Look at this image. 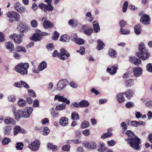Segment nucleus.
Instances as JSON below:
<instances>
[{"mask_svg": "<svg viewBox=\"0 0 152 152\" xmlns=\"http://www.w3.org/2000/svg\"><path fill=\"white\" fill-rule=\"evenodd\" d=\"M47 63L45 61L42 62L39 65L38 69L39 71H42L46 68L47 67Z\"/></svg>", "mask_w": 152, "mask_h": 152, "instance_id": "nucleus-31", "label": "nucleus"}, {"mask_svg": "<svg viewBox=\"0 0 152 152\" xmlns=\"http://www.w3.org/2000/svg\"><path fill=\"white\" fill-rule=\"evenodd\" d=\"M17 24L21 32L23 33H26L28 31L27 26L24 24L22 21L18 22Z\"/></svg>", "mask_w": 152, "mask_h": 152, "instance_id": "nucleus-9", "label": "nucleus"}, {"mask_svg": "<svg viewBox=\"0 0 152 152\" xmlns=\"http://www.w3.org/2000/svg\"><path fill=\"white\" fill-rule=\"evenodd\" d=\"M33 111L32 107H26L23 111H22V116L25 118L29 117Z\"/></svg>", "mask_w": 152, "mask_h": 152, "instance_id": "nucleus-11", "label": "nucleus"}, {"mask_svg": "<svg viewBox=\"0 0 152 152\" xmlns=\"http://www.w3.org/2000/svg\"><path fill=\"white\" fill-rule=\"evenodd\" d=\"M16 49L18 52L22 51L24 53L26 52V50L23 46H18L17 47Z\"/></svg>", "mask_w": 152, "mask_h": 152, "instance_id": "nucleus-47", "label": "nucleus"}, {"mask_svg": "<svg viewBox=\"0 0 152 152\" xmlns=\"http://www.w3.org/2000/svg\"><path fill=\"white\" fill-rule=\"evenodd\" d=\"M89 123L88 121H83L81 125V127L82 128H85L88 126Z\"/></svg>", "mask_w": 152, "mask_h": 152, "instance_id": "nucleus-48", "label": "nucleus"}, {"mask_svg": "<svg viewBox=\"0 0 152 152\" xmlns=\"http://www.w3.org/2000/svg\"><path fill=\"white\" fill-rule=\"evenodd\" d=\"M53 10V7L50 4L46 5L44 9V11L46 12L47 11L49 12L52 11Z\"/></svg>", "mask_w": 152, "mask_h": 152, "instance_id": "nucleus-36", "label": "nucleus"}, {"mask_svg": "<svg viewBox=\"0 0 152 152\" xmlns=\"http://www.w3.org/2000/svg\"><path fill=\"white\" fill-rule=\"evenodd\" d=\"M47 48L48 51H52L54 49V45L52 43L48 44L47 45Z\"/></svg>", "mask_w": 152, "mask_h": 152, "instance_id": "nucleus-49", "label": "nucleus"}, {"mask_svg": "<svg viewBox=\"0 0 152 152\" xmlns=\"http://www.w3.org/2000/svg\"><path fill=\"white\" fill-rule=\"evenodd\" d=\"M134 32L136 34H139L141 33V28L140 24H137L134 27Z\"/></svg>", "mask_w": 152, "mask_h": 152, "instance_id": "nucleus-32", "label": "nucleus"}, {"mask_svg": "<svg viewBox=\"0 0 152 152\" xmlns=\"http://www.w3.org/2000/svg\"><path fill=\"white\" fill-rule=\"evenodd\" d=\"M83 134L86 136H88L90 135V132L88 129L84 130L82 132Z\"/></svg>", "mask_w": 152, "mask_h": 152, "instance_id": "nucleus-64", "label": "nucleus"}, {"mask_svg": "<svg viewBox=\"0 0 152 152\" xmlns=\"http://www.w3.org/2000/svg\"><path fill=\"white\" fill-rule=\"evenodd\" d=\"M41 131L43 135H47L49 133L50 130L48 127H46L42 128Z\"/></svg>", "mask_w": 152, "mask_h": 152, "instance_id": "nucleus-35", "label": "nucleus"}, {"mask_svg": "<svg viewBox=\"0 0 152 152\" xmlns=\"http://www.w3.org/2000/svg\"><path fill=\"white\" fill-rule=\"evenodd\" d=\"M94 31L95 33H97L100 31L99 26L98 22L95 21L93 22Z\"/></svg>", "mask_w": 152, "mask_h": 152, "instance_id": "nucleus-30", "label": "nucleus"}, {"mask_svg": "<svg viewBox=\"0 0 152 152\" xmlns=\"http://www.w3.org/2000/svg\"><path fill=\"white\" fill-rule=\"evenodd\" d=\"M116 52L115 50L113 49H110L109 50V56L112 58H115Z\"/></svg>", "mask_w": 152, "mask_h": 152, "instance_id": "nucleus-44", "label": "nucleus"}, {"mask_svg": "<svg viewBox=\"0 0 152 152\" xmlns=\"http://www.w3.org/2000/svg\"><path fill=\"white\" fill-rule=\"evenodd\" d=\"M26 104V101L22 99H20L18 102V105L20 107L25 106Z\"/></svg>", "mask_w": 152, "mask_h": 152, "instance_id": "nucleus-37", "label": "nucleus"}, {"mask_svg": "<svg viewBox=\"0 0 152 152\" xmlns=\"http://www.w3.org/2000/svg\"><path fill=\"white\" fill-rule=\"evenodd\" d=\"M128 6V2L127 1H125L123 5V12H125L127 10Z\"/></svg>", "mask_w": 152, "mask_h": 152, "instance_id": "nucleus-50", "label": "nucleus"}, {"mask_svg": "<svg viewBox=\"0 0 152 152\" xmlns=\"http://www.w3.org/2000/svg\"><path fill=\"white\" fill-rule=\"evenodd\" d=\"M124 94V93H120L117 94L116 98L119 103H123L125 100V98L123 95Z\"/></svg>", "mask_w": 152, "mask_h": 152, "instance_id": "nucleus-19", "label": "nucleus"}, {"mask_svg": "<svg viewBox=\"0 0 152 152\" xmlns=\"http://www.w3.org/2000/svg\"><path fill=\"white\" fill-rule=\"evenodd\" d=\"M80 107H86L88 106L89 103L87 100H82L80 102Z\"/></svg>", "mask_w": 152, "mask_h": 152, "instance_id": "nucleus-34", "label": "nucleus"}, {"mask_svg": "<svg viewBox=\"0 0 152 152\" xmlns=\"http://www.w3.org/2000/svg\"><path fill=\"white\" fill-rule=\"evenodd\" d=\"M77 35L76 34H72L71 38L72 41L74 42H75L77 40Z\"/></svg>", "mask_w": 152, "mask_h": 152, "instance_id": "nucleus-60", "label": "nucleus"}, {"mask_svg": "<svg viewBox=\"0 0 152 152\" xmlns=\"http://www.w3.org/2000/svg\"><path fill=\"white\" fill-rule=\"evenodd\" d=\"M146 69L149 72L152 73V65L151 64L149 63L147 65Z\"/></svg>", "mask_w": 152, "mask_h": 152, "instance_id": "nucleus-55", "label": "nucleus"}, {"mask_svg": "<svg viewBox=\"0 0 152 152\" xmlns=\"http://www.w3.org/2000/svg\"><path fill=\"white\" fill-rule=\"evenodd\" d=\"M26 10V8L22 6L21 5L20 6V7L18 10V12L20 13H23L25 12Z\"/></svg>", "mask_w": 152, "mask_h": 152, "instance_id": "nucleus-62", "label": "nucleus"}, {"mask_svg": "<svg viewBox=\"0 0 152 152\" xmlns=\"http://www.w3.org/2000/svg\"><path fill=\"white\" fill-rule=\"evenodd\" d=\"M29 67L28 63H20L16 66L15 69L16 71L21 75H26Z\"/></svg>", "mask_w": 152, "mask_h": 152, "instance_id": "nucleus-3", "label": "nucleus"}, {"mask_svg": "<svg viewBox=\"0 0 152 152\" xmlns=\"http://www.w3.org/2000/svg\"><path fill=\"white\" fill-rule=\"evenodd\" d=\"M78 22V20L76 19H71L68 21V23L72 27L75 28L77 26Z\"/></svg>", "mask_w": 152, "mask_h": 152, "instance_id": "nucleus-28", "label": "nucleus"}, {"mask_svg": "<svg viewBox=\"0 0 152 152\" xmlns=\"http://www.w3.org/2000/svg\"><path fill=\"white\" fill-rule=\"evenodd\" d=\"M68 83L66 79L60 80L57 84L56 89L59 91H61L66 87Z\"/></svg>", "mask_w": 152, "mask_h": 152, "instance_id": "nucleus-6", "label": "nucleus"}, {"mask_svg": "<svg viewBox=\"0 0 152 152\" xmlns=\"http://www.w3.org/2000/svg\"><path fill=\"white\" fill-rule=\"evenodd\" d=\"M58 100L59 102H66L67 104H69L70 102L69 100H67L66 98H65L63 96H60L59 94L56 95L54 97V100Z\"/></svg>", "mask_w": 152, "mask_h": 152, "instance_id": "nucleus-13", "label": "nucleus"}, {"mask_svg": "<svg viewBox=\"0 0 152 152\" xmlns=\"http://www.w3.org/2000/svg\"><path fill=\"white\" fill-rule=\"evenodd\" d=\"M126 123L129 126L137 127V121H131L129 120H127L126 121Z\"/></svg>", "mask_w": 152, "mask_h": 152, "instance_id": "nucleus-33", "label": "nucleus"}, {"mask_svg": "<svg viewBox=\"0 0 152 152\" xmlns=\"http://www.w3.org/2000/svg\"><path fill=\"white\" fill-rule=\"evenodd\" d=\"M98 46L97 47V49L98 50H102L104 46V43L100 40L97 41Z\"/></svg>", "mask_w": 152, "mask_h": 152, "instance_id": "nucleus-38", "label": "nucleus"}, {"mask_svg": "<svg viewBox=\"0 0 152 152\" xmlns=\"http://www.w3.org/2000/svg\"><path fill=\"white\" fill-rule=\"evenodd\" d=\"M40 146V141L37 140H36L33 142L31 144L28 145V147L31 150L35 151L39 150Z\"/></svg>", "mask_w": 152, "mask_h": 152, "instance_id": "nucleus-5", "label": "nucleus"}, {"mask_svg": "<svg viewBox=\"0 0 152 152\" xmlns=\"http://www.w3.org/2000/svg\"><path fill=\"white\" fill-rule=\"evenodd\" d=\"M70 148V146L69 145H67L63 146L62 148V149L64 151H68L69 150Z\"/></svg>", "mask_w": 152, "mask_h": 152, "instance_id": "nucleus-58", "label": "nucleus"}, {"mask_svg": "<svg viewBox=\"0 0 152 152\" xmlns=\"http://www.w3.org/2000/svg\"><path fill=\"white\" fill-rule=\"evenodd\" d=\"M24 145L22 142H18L16 144V148L17 150H22L23 149Z\"/></svg>", "mask_w": 152, "mask_h": 152, "instance_id": "nucleus-46", "label": "nucleus"}, {"mask_svg": "<svg viewBox=\"0 0 152 152\" xmlns=\"http://www.w3.org/2000/svg\"><path fill=\"white\" fill-rule=\"evenodd\" d=\"M139 52L137 55V56L143 60L148 58L150 55L146 49L145 45L143 43H140L139 46Z\"/></svg>", "mask_w": 152, "mask_h": 152, "instance_id": "nucleus-2", "label": "nucleus"}, {"mask_svg": "<svg viewBox=\"0 0 152 152\" xmlns=\"http://www.w3.org/2000/svg\"><path fill=\"white\" fill-rule=\"evenodd\" d=\"M21 6V4L20 3L18 2L16 3H15L14 4V7L15 9L17 11H18V10L19 9V8L20 7V6Z\"/></svg>", "mask_w": 152, "mask_h": 152, "instance_id": "nucleus-63", "label": "nucleus"}, {"mask_svg": "<svg viewBox=\"0 0 152 152\" xmlns=\"http://www.w3.org/2000/svg\"><path fill=\"white\" fill-rule=\"evenodd\" d=\"M7 15L10 18H14L16 21H19L20 18V15L17 12L14 11L8 12L7 14Z\"/></svg>", "mask_w": 152, "mask_h": 152, "instance_id": "nucleus-8", "label": "nucleus"}, {"mask_svg": "<svg viewBox=\"0 0 152 152\" xmlns=\"http://www.w3.org/2000/svg\"><path fill=\"white\" fill-rule=\"evenodd\" d=\"M43 25L45 28L46 29L51 28L53 26V24L49 20H46L44 22Z\"/></svg>", "mask_w": 152, "mask_h": 152, "instance_id": "nucleus-23", "label": "nucleus"}, {"mask_svg": "<svg viewBox=\"0 0 152 152\" xmlns=\"http://www.w3.org/2000/svg\"><path fill=\"white\" fill-rule=\"evenodd\" d=\"M50 34L45 32H42L40 30H37L36 33L34 34L32 36L31 39L34 41H40L42 38L43 36L50 35Z\"/></svg>", "mask_w": 152, "mask_h": 152, "instance_id": "nucleus-4", "label": "nucleus"}, {"mask_svg": "<svg viewBox=\"0 0 152 152\" xmlns=\"http://www.w3.org/2000/svg\"><path fill=\"white\" fill-rule=\"evenodd\" d=\"M75 42L79 45H83L84 43V40L80 38H77V40L75 41Z\"/></svg>", "mask_w": 152, "mask_h": 152, "instance_id": "nucleus-54", "label": "nucleus"}, {"mask_svg": "<svg viewBox=\"0 0 152 152\" xmlns=\"http://www.w3.org/2000/svg\"><path fill=\"white\" fill-rule=\"evenodd\" d=\"M14 115L15 119L17 120H19L21 116H22V111L20 110H18L14 113Z\"/></svg>", "mask_w": 152, "mask_h": 152, "instance_id": "nucleus-24", "label": "nucleus"}, {"mask_svg": "<svg viewBox=\"0 0 152 152\" xmlns=\"http://www.w3.org/2000/svg\"><path fill=\"white\" fill-rule=\"evenodd\" d=\"M5 47L6 48L9 49L10 51H12L14 50V45L11 42H6Z\"/></svg>", "mask_w": 152, "mask_h": 152, "instance_id": "nucleus-29", "label": "nucleus"}, {"mask_svg": "<svg viewBox=\"0 0 152 152\" xmlns=\"http://www.w3.org/2000/svg\"><path fill=\"white\" fill-rule=\"evenodd\" d=\"M59 37V34L56 31H55L53 33V37L52 39L54 40H56Z\"/></svg>", "mask_w": 152, "mask_h": 152, "instance_id": "nucleus-52", "label": "nucleus"}, {"mask_svg": "<svg viewBox=\"0 0 152 152\" xmlns=\"http://www.w3.org/2000/svg\"><path fill=\"white\" fill-rule=\"evenodd\" d=\"M61 54H60V55L59 56V58L62 60L67 59L70 56L69 53H68L67 51L64 48L61 49Z\"/></svg>", "mask_w": 152, "mask_h": 152, "instance_id": "nucleus-10", "label": "nucleus"}, {"mask_svg": "<svg viewBox=\"0 0 152 152\" xmlns=\"http://www.w3.org/2000/svg\"><path fill=\"white\" fill-rule=\"evenodd\" d=\"M112 135V134L111 132H108L105 133L102 135L101 137L102 139H104L106 138L111 136Z\"/></svg>", "mask_w": 152, "mask_h": 152, "instance_id": "nucleus-45", "label": "nucleus"}, {"mask_svg": "<svg viewBox=\"0 0 152 152\" xmlns=\"http://www.w3.org/2000/svg\"><path fill=\"white\" fill-rule=\"evenodd\" d=\"M71 118L72 120H77L79 119V116L76 112H72L71 115Z\"/></svg>", "mask_w": 152, "mask_h": 152, "instance_id": "nucleus-42", "label": "nucleus"}, {"mask_svg": "<svg viewBox=\"0 0 152 152\" xmlns=\"http://www.w3.org/2000/svg\"><path fill=\"white\" fill-rule=\"evenodd\" d=\"M129 60L132 62L136 65H138L141 63L140 60L135 56L130 57Z\"/></svg>", "mask_w": 152, "mask_h": 152, "instance_id": "nucleus-20", "label": "nucleus"}, {"mask_svg": "<svg viewBox=\"0 0 152 152\" xmlns=\"http://www.w3.org/2000/svg\"><path fill=\"white\" fill-rule=\"evenodd\" d=\"M140 21L145 25H148L150 22L149 16L146 14L143 15L140 19Z\"/></svg>", "mask_w": 152, "mask_h": 152, "instance_id": "nucleus-16", "label": "nucleus"}, {"mask_svg": "<svg viewBox=\"0 0 152 152\" xmlns=\"http://www.w3.org/2000/svg\"><path fill=\"white\" fill-rule=\"evenodd\" d=\"M117 67L116 66L114 65L111 67V68H107V71L112 75L115 74L116 72Z\"/></svg>", "mask_w": 152, "mask_h": 152, "instance_id": "nucleus-21", "label": "nucleus"}, {"mask_svg": "<svg viewBox=\"0 0 152 152\" xmlns=\"http://www.w3.org/2000/svg\"><path fill=\"white\" fill-rule=\"evenodd\" d=\"M8 99L9 101L12 102H15V97L13 95L9 96L8 97Z\"/></svg>", "mask_w": 152, "mask_h": 152, "instance_id": "nucleus-59", "label": "nucleus"}, {"mask_svg": "<svg viewBox=\"0 0 152 152\" xmlns=\"http://www.w3.org/2000/svg\"><path fill=\"white\" fill-rule=\"evenodd\" d=\"M107 147L105 146V145L103 142H100L97 151L99 152H104L107 150Z\"/></svg>", "mask_w": 152, "mask_h": 152, "instance_id": "nucleus-27", "label": "nucleus"}, {"mask_svg": "<svg viewBox=\"0 0 152 152\" xmlns=\"http://www.w3.org/2000/svg\"><path fill=\"white\" fill-rule=\"evenodd\" d=\"M4 122L7 124H12L15 125L16 123V121L13 119L8 117L4 119Z\"/></svg>", "mask_w": 152, "mask_h": 152, "instance_id": "nucleus-22", "label": "nucleus"}, {"mask_svg": "<svg viewBox=\"0 0 152 152\" xmlns=\"http://www.w3.org/2000/svg\"><path fill=\"white\" fill-rule=\"evenodd\" d=\"M12 127L9 126H6L3 128V132L4 135L5 136H9L12 130Z\"/></svg>", "mask_w": 152, "mask_h": 152, "instance_id": "nucleus-15", "label": "nucleus"}, {"mask_svg": "<svg viewBox=\"0 0 152 152\" xmlns=\"http://www.w3.org/2000/svg\"><path fill=\"white\" fill-rule=\"evenodd\" d=\"M120 33L123 34H128L130 33L129 30L124 29L122 28H121L120 30Z\"/></svg>", "mask_w": 152, "mask_h": 152, "instance_id": "nucleus-53", "label": "nucleus"}, {"mask_svg": "<svg viewBox=\"0 0 152 152\" xmlns=\"http://www.w3.org/2000/svg\"><path fill=\"white\" fill-rule=\"evenodd\" d=\"M11 141V139L7 137H5L2 141V144L5 145L8 144Z\"/></svg>", "mask_w": 152, "mask_h": 152, "instance_id": "nucleus-43", "label": "nucleus"}, {"mask_svg": "<svg viewBox=\"0 0 152 152\" xmlns=\"http://www.w3.org/2000/svg\"><path fill=\"white\" fill-rule=\"evenodd\" d=\"M66 106V104L64 103H62L61 104L57 105L56 108V110H62L65 109Z\"/></svg>", "mask_w": 152, "mask_h": 152, "instance_id": "nucleus-40", "label": "nucleus"}, {"mask_svg": "<svg viewBox=\"0 0 152 152\" xmlns=\"http://www.w3.org/2000/svg\"><path fill=\"white\" fill-rule=\"evenodd\" d=\"M92 29L91 28H87L84 31V32L87 35H90L92 32Z\"/></svg>", "mask_w": 152, "mask_h": 152, "instance_id": "nucleus-51", "label": "nucleus"}, {"mask_svg": "<svg viewBox=\"0 0 152 152\" xmlns=\"http://www.w3.org/2000/svg\"><path fill=\"white\" fill-rule=\"evenodd\" d=\"M83 145L87 149H95L97 147V144L93 141H84L83 144Z\"/></svg>", "mask_w": 152, "mask_h": 152, "instance_id": "nucleus-7", "label": "nucleus"}, {"mask_svg": "<svg viewBox=\"0 0 152 152\" xmlns=\"http://www.w3.org/2000/svg\"><path fill=\"white\" fill-rule=\"evenodd\" d=\"M47 147L49 149H52L54 151L57 150V147L55 145H54L51 143H48V144Z\"/></svg>", "mask_w": 152, "mask_h": 152, "instance_id": "nucleus-41", "label": "nucleus"}, {"mask_svg": "<svg viewBox=\"0 0 152 152\" xmlns=\"http://www.w3.org/2000/svg\"><path fill=\"white\" fill-rule=\"evenodd\" d=\"M134 84V80L130 79L125 80V86L126 87H130L133 86Z\"/></svg>", "mask_w": 152, "mask_h": 152, "instance_id": "nucleus-25", "label": "nucleus"}, {"mask_svg": "<svg viewBox=\"0 0 152 152\" xmlns=\"http://www.w3.org/2000/svg\"><path fill=\"white\" fill-rule=\"evenodd\" d=\"M133 72L134 76L138 77L142 74V70L140 67L137 66L133 68Z\"/></svg>", "mask_w": 152, "mask_h": 152, "instance_id": "nucleus-14", "label": "nucleus"}, {"mask_svg": "<svg viewBox=\"0 0 152 152\" xmlns=\"http://www.w3.org/2000/svg\"><path fill=\"white\" fill-rule=\"evenodd\" d=\"M28 93L30 94V95L33 97H36V94L32 90L28 89Z\"/></svg>", "mask_w": 152, "mask_h": 152, "instance_id": "nucleus-61", "label": "nucleus"}, {"mask_svg": "<svg viewBox=\"0 0 152 152\" xmlns=\"http://www.w3.org/2000/svg\"><path fill=\"white\" fill-rule=\"evenodd\" d=\"M9 37L18 44L21 43L22 41V37L19 35L14 34L13 35H10Z\"/></svg>", "mask_w": 152, "mask_h": 152, "instance_id": "nucleus-12", "label": "nucleus"}, {"mask_svg": "<svg viewBox=\"0 0 152 152\" xmlns=\"http://www.w3.org/2000/svg\"><path fill=\"white\" fill-rule=\"evenodd\" d=\"M68 120L66 117H62L60 120L59 123L63 126H67L68 124Z\"/></svg>", "mask_w": 152, "mask_h": 152, "instance_id": "nucleus-18", "label": "nucleus"}, {"mask_svg": "<svg viewBox=\"0 0 152 152\" xmlns=\"http://www.w3.org/2000/svg\"><path fill=\"white\" fill-rule=\"evenodd\" d=\"M124 93V94L126 96L128 99L130 98L131 97L133 96V95L134 94V92L133 90L131 89H129Z\"/></svg>", "mask_w": 152, "mask_h": 152, "instance_id": "nucleus-26", "label": "nucleus"}, {"mask_svg": "<svg viewBox=\"0 0 152 152\" xmlns=\"http://www.w3.org/2000/svg\"><path fill=\"white\" fill-rule=\"evenodd\" d=\"M125 140L133 149L139 150L140 149L139 144L141 143V141L140 139L137 136H135L132 138H128Z\"/></svg>", "mask_w": 152, "mask_h": 152, "instance_id": "nucleus-1", "label": "nucleus"}, {"mask_svg": "<svg viewBox=\"0 0 152 152\" xmlns=\"http://www.w3.org/2000/svg\"><path fill=\"white\" fill-rule=\"evenodd\" d=\"M77 52H79L82 55L84 54L85 52V49L84 47L81 46L79 50H77Z\"/></svg>", "mask_w": 152, "mask_h": 152, "instance_id": "nucleus-56", "label": "nucleus"}, {"mask_svg": "<svg viewBox=\"0 0 152 152\" xmlns=\"http://www.w3.org/2000/svg\"><path fill=\"white\" fill-rule=\"evenodd\" d=\"M31 26L33 27H36L38 25L37 20H32L31 22Z\"/></svg>", "mask_w": 152, "mask_h": 152, "instance_id": "nucleus-57", "label": "nucleus"}, {"mask_svg": "<svg viewBox=\"0 0 152 152\" xmlns=\"http://www.w3.org/2000/svg\"><path fill=\"white\" fill-rule=\"evenodd\" d=\"M21 132L23 133H26V131L23 129H22L19 126H15L14 128V134L16 135L18 133Z\"/></svg>", "mask_w": 152, "mask_h": 152, "instance_id": "nucleus-17", "label": "nucleus"}, {"mask_svg": "<svg viewBox=\"0 0 152 152\" xmlns=\"http://www.w3.org/2000/svg\"><path fill=\"white\" fill-rule=\"evenodd\" d=\"M60 41L63 42H68L69 41V38L66 35H63L61 36L60 38Z\"/></svg>", "mask_w": 152, "mask_h": 152, "instance_id": "nucleus-39", "label": "nucleus"}]
</instances>
